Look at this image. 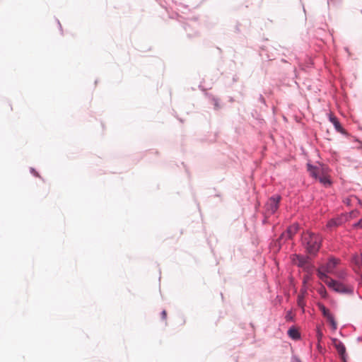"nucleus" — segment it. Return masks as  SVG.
I'll list each match as a JSON object with an SVG mask.
<instances>
[{
	"label": "nucleus",
	"instance_id": "8",
	"mask_svg": "<svg viewBox=\"0 0 362 362\" xmlns=\"http://www.w3.org/2000/svg\"><path fill=\"white\" fill-rule=\"evenodd\" d=\"M305 293H306L305 290H301L300 293L298 296V299H297L298 305L302 309L303 313H304V311H305L304 308L305 306Z\"/></svg>",
	"mask_w": 362,
	"mask_h": 362
},
{
	"label": "nucleus",
	"instance_id": "1",
	"mask_svg": "<svg viewBox=\"0 0 362 362\" xmlns=\"http://www.w3.org/2000/svg\"><path fill=\"white\" fill-rule=\"evenodd\" d=\"M303 241L308 253L315 255L320 247L321 238L315 233L306 232L303 236Z\"/></svg>",
	"mask_w": 362,
	"mask_h": 362
},
{
	"label": "nucleus",
	"instance_id": "6",
	"mask_svg": "<svg viewBox=\"0 0 362 362\" xmlns=\"http://www.w3.org/2000/svg\"><path fill=\"white\" fill-rule=\"evenodd\" d=\"M339 262L340 260L339 259L332 257L329 259V262L326 264V265L322 267V269L327 273H333L334 268L339 263Z\"/></svg>",
	"mask_w": 362,
	"mask_h": 362
},
{
	"label": "nucleus",
	"instance_id": "20",
	"mask_svg": "<svg viewBox=\"0 0 362 362\" xmlns=\"http://www.w3.org/2000/svg\"><path fill=\"white\" fill-rule=\"evenodd\" d=\"M323 334H322V332L321 330L318 329L317 330V339L319 341L321 340Z\"/></svg>",
	"mask_w": 362,
	"mask_h": 362
},
{
	"label": "nucleus",
	"instance_id": "23",
	"mask_svg": "<svg viewBox=\"0 0 362 362\" xmlns=\"http://www.w3.org/2000/svg\"><path fill=\"white\" fill-rule=\"evenodd\" d=\"M344 273H341V274H337V276H338L339 277H343V276H344Z\"/></svg>",
	"mask_w": 362,
	"mask_h": 362
},
{
	"label": "nucleus",
	"instance_id": "4",
	"mask_svg": "<svg viewBox=\"0 0 362 362\" xmlns=\"http://www.w3.org/2000/svg\"><path fill=\"white\" fill-rule=\"evenodd\" d=\"M281 197L279 196H276L271 197L265 205L266 211L268 214H274L279 208V203L280 202Z\"/></svg>",
	"mask_w": 362,
	"mask_h": 362
},
{
	"label": "nucleus",
	"instance_id": "5",
	"mask_svg": "<svg viewBox=\"0 0 362 362\" xmlns=\"http://www.w3.org/2000/svg\"><path fill=\"white\" fill-rule=\"evenodd\" d=\"M332 344L340 355L341 360L346 362V347L344 344L337 339H333Z\"/></svg>",
	"mask_w": 362,
	"mask_h": 362
},
{
	"label": "nucleus",
	"instance_id": "9",
	"mask_svg": "<svg viewBox=\"0 0 362 362\" xmlns=\"http://www.w3.org/2000/svg\"><path fill=\"white\" fill-rule=\"evenodd\" d=\"M319 182L323 185L325 187H329L331 185L330 176L329 174V169L323 175H322L318 180Z\"/></svg>",
	"mask_w": 362,
	"mask_h": 362
},
{
	"label": "nucleus",
	"instance_id": "7",
	"mask_svg": "<svg viewBox=\"0 0 362 362\" xmlns=\"http://www.w3.org/2000/svg\"><path fill=\"white\" fill-rule=\"evenodd\" d=\"M298 230V225L293 224L281 235V238H291Z\"/></svg>",
	"mask_w": 362,
	"mask_h": 362
},
{
	"label": "nucleus",
	"instance_id": "14",
	"mask_svg": "<svg viewBox=\"0 0 362 362\" xmlns=\"http://www.w3.org/2000/svg\"><path fill=\"white\" fill-rule=\"evenodd\" d=\"M327 321L330 323L331 326L334 329H336L337 327V322L333 317V315L330 313L327 317H325Z\"/></svg>",
	"mask_w": 362,
	"mask_h": 362
},
{
	"label": "nucleus",
	"instance_id": "12",
	"mask_svg": "<svg viewBox=\"0 0 362 362\" xmlns=\"http://www.w3.org/2000/svg\"><path fill=\"white\" fill-rule=\"evenodd\" d=\"M293 261L300 267H303L306 263L305 258L299 255H296V257L293 259Z\"/></svg>",
	"mask_w": 362,
	"mask_h": 362
},
{
	"label": "nucleus",
	"instance_id": "2",
	"mask_svg": "<svg viewBox=\"0 0 362 362\" xmlns=\"http://www.w3.org/2000/svg\"><path fill=\"white\" fill-rule=\"evenodd\" d=\"M330 288H332L334 291L340 293H353V287L346 285L343 283L339 282L334 279L329 281V284L327 286Z\"/></svg>",
	"mask_w": 362,
	"mask_h": 362
},
{
	"label": "nucleus",
	"instance_id": "3",
	"mask_svg": "<svg viewBox=\"0 0 362 362\" xmlns=\"http://www.w3.org/2000/svg\"><path fill=\"white\" fill-rule=\"evenodd\" d=\"M327 170L328 168L323 165H319L317 166L312 165L310 163L307 165V170L310 175L316 180H319Z\"/></svg>",
	"mask_w": 362,
	"mask_h": 362
},
{
	"label": "nucleus",
	"instance_id": "21",
	"mask_svg": "<svg viewBox=\"0 0 362 362\" xmlns=\"http://www.w3.org/2000/svg\"><path fill=\"white\" fill-rule=\"evenodd\" d=\"M161 317L163 320H166V317H167V312L164 310L162 311L161 313Z\"/></svg>",
	"mask_w": 362,
	"mask_h": 362
},
{
	"label": "nucleus",
	"instance_id": "16",
	"mask_svg": "<svg viewBox=\"0 0 362 362\" xmlns=\"http://www.w3.org/2000/svg\"><path fill=\"white\" fill-rule=\"evenodd\" d=\"M340 224V221L338 219H332L327 223V227L332 228L336 227Z\"/></svg>",
	"mask_w": 362,
	"mask_h": 362
},
{
	"label": "nucleus",
	"instance_id": "24",
	"mask_svg": "<svg viewBox=\"0 0 362 362\" xmlns=\"http://www.w3.org/2000/svg\"><path fill=\"white\" fill-rule=\"evenodd\" d=\"M32 171L33 172L34 175H35L36 176H37V173L36 172L34 171V170H32Z\"/></svg>",
	"mask_w": 362,
	"mask_h": 362
},
{
	"label": "nucleus",
	"instance_id": "13",
	"mask_svg": "<svg viewBox=\"0 0 362 362\" xmlns=\"http://www.w3.org/2000/svg\"><path fill=\"white\" fill-rule=\"evenodd\" d=\"M330 121L334 124V126L335 127L336 129L338 132H342L343 129H342L339 122L338 121V119L335 117L331 116L330 117Z\"/></svg>",
	"mask_w": 362,
	"mask_h": 362
},
{
	"label": "nucleus",
	"instance_id": "19",
	"mask_svg": "<svg viewBox=\"0 0 362 362\" xmlns=\"http://www.w3.org/2000/svg\"><path fill=\"white\" fill-rule=\"evenodd\" d=\"M286 320L287 321H292L293 320V315L291 311H288L285 317Z\"/></svg>",
	"mask_w": 362,
	"mask_h": 362
},
{
	"label": "nucleus",
	"instance_id": "11",
	"mask_svg": "<svg viewBox=\"0 0 362 362\" xmlns=\"http://www.w3.org/2000/svg\"><path fill=\"white\" fill-rule=\"evenodd\" d=\"M288 336L293 339H298L300 337V333L295 327H291L288 330Z\"/></svg>",
	"mask_w": 362,
	"mask_h": 362
},
{
	"label": "nucleus",
	"instance_id": "10",
	"mask_svg": "<svg viewBox=\"0 0 362 362\" xmlns=\"http://www.w3.org/2000/svg\"><path fill=\"white\" fill-rule=\"evenodd\" d=\"M317 276L319 279L322 280L323 282H325L327 286L329 284V281H332V279L325 274V271H322V269H319L317 271Z\"/></svg>",
	"mask_w": 362,
	"mask_h": 362
},
{
	"label": "nucleus",
	"instance_id": "15",
	"mask_svg": "<svg viewBox=\"0 0 362 362\" xmlns=\"http://www.w3.org/2000/svg\"><path fill=\"white\" fill-rule=\"evenodd\" d=\"M327 321L330 323L331 326L334 329H336L337 327V322L333 317V315L330 313L327 317H325Z\"/></svg>",
	"mask_w": 362,
	"mask_h": 362
},
{
	"label": "nucleus",
	"instance_id": "17",
	"mask_svg": "<svg viewBox=\"0 0 362 362\" xmlns=\"http://www.w3.org/2000/svg\"><path fill=\"white\" fill-rule=\"evenodd\" d=\"M352 261L357 265L362 266V253L360 256H354L353 257Z\"/></svg>",
	"mask_w": 362,
	"mask_h": 362
},
{
	"label": "nucleus",
	"instance_id": "22",
	"mask_svg": "<svg viewBox=\"0 0 362 362\" xmlns=\"http://www.w3.org/2000/svg\"><path fill=\"white\" fill-rule=\"evenodd\" d=\"M355 226H358V227L362 228V218L356 224H355Z\"/></svg>",
	"mask_w": 362,
	"mask_h": 362
},
{
	"label": "nucleus",
	"instance_id": "18",
	"mask_svg": "<svg viewBox=\"0 0 362 362\" xmlns=\"http://www.w3.org/2000/svg\"><path fill=\"white\" fill-rule=\"evenodd\" d=\"M319 308L325 317H327L330 314L329 310L327 308H326L325 305H320Z\"/></svg>",
	"mask_w": 362,
	"mask_h": 362
}]
</instances>
